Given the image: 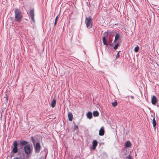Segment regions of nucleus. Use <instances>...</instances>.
<instances>
[{
  "label": "nucleus",
  "instance_id": "nucleus-1",
  "mask_svg": "<svg viewBox=\"0 0 159 159\" xmlns=\"http://www.w3.org/2000/svg\"><path fill=\"white\" fill-rule=\"evenodd\" d=\"M23 18V15L22 12L20 10L16 9L15 10V20L18 22L20 21Z\"/></svg>",
  "mask_w": 159,
  "mask_h": 159
},
{
  "label": "nucleus",
  "instance_id": "nucleus-2",
  "mask_svg": "<svg viewBox=\"0 0 159 159\" xmlns=\"http://www.w3.org/2000/svg\"><path fill=\"white\" fill-rule=\"evenodd\" d=\"M85 23L86 27L88 28H92V19L90 16H89L85 18Z\"/></svg>",
  "mask_w": 159,
  "mask_h": 159
},
{
  "label": "nucleus",
  "instance_id": "nucleus-3",
  "mask_svg": "<svg viewBox=\"0 0 159 159\" xmlns=\"http://www.w3.org/2000/svg\"><path fill=\"white\" fill-rule=\"evenodd\" d=\"M31 146L30 144H27L25 146L24 149L25 152L28 155L30 153L31 151L32 150V147L31 146Z\"/></svg>",
  "mask_w": 159,
  "mask_h": 159
},
{
  "label": "nucleus",
  "instance_id": "nucleus-4",
  "mask_svg": "<svg viewBox=\"0 0 159 159\" xmlns=\"http://www.w3.org/2000/svg\"><path fill=\"white\" fill-rule=\"evenodd\" d=\"M18 144L17 141H15L14 142L13 144V148L12 152L14 153H16L18 152Z\"/></svg>",
  "mask_w": 159,
  "mask_h": 159
},
{
  "label": "nucleus",
  "instance_id": "nucleus-5",
  "mask_svg": "<svg viewBox=\"0 0 159 159\" xmlns=\"http://www.w3.org/2000/svg\"><path fill=\"white\" fill-rule=\"evenodd\" d=\"M35 152L39 153L40 149V145L39 143H37L34 146Z\"/></svg>",
  "mask_w": 159,
  "mask_h": 159
},
{
  "label": "nucleus",
  "instance_id": "nucleus-6",
  "mask_svg": "<svg viewBox=\"0 0 159 159\" xmlns=\"http://www.w3.org/2000/svg\"><path fill=\"white\" fill-rule=\"evenodd\" d=\"M30 16L31 17V20L34 23L35 21L34 19V11L33 9H31L30 11Z\"/></svg>",
  "mask_w": 159,
  "mask_h": 159
},
{
  "label": "nucleus",
  "instance_id": "nucleus-7",
  "mask_svg": "<svg viewBox=\"0 0 159 159\" xmlns=\"http://www.w3.org/2000/svg\"><path fill=\"white\" fill-rule=\"evenodd\" d=\"M108 34L107 33L105 32L104 34V36L102 38L103 42L105 45L107 46L108 45V44L107 43L106 38L107 37Z\"/></svg>",
  "mask_w": 159,
  "mask_h": 159
},
{
  "label": "nucleus",
  "instance_id": "nucleus-8",
  "mask_svg": "<svg viewBox=\"0 0 159 159\" xmlns=\"http://www.w3.org/2000/svg\"><path fill=\"white\" fill-rule=\"evenodd\" d=\"M157 102V98L155 95H153L151 99V102L153 105H155Z\"/></svg>",
  "mask_w": 159,
  "mask_h": 159
},
{
  "label": "nucleus",
  "instance_id": "nucleus-9",
  "mask_svg": "<svg viewBox=\"0 0 159 159\" xmlns=\"http://www.w3.org/2000/svg\"><path fill=\"white\" fill-rule=\"evenodd\" d=\"M98 142L96 140H94L93 141V143H92V149L94 150L95 149L96 146L98 145Z\"/></svg>",
  "mask_w": 159,
  "mask_h": 159
},
{
  "label": "nucleus",
  "instance_id": "nucleus-10",
  "mask_svg": "<svg viewBox=\"0 0 159 159\" xmlns=\"http://www.w3.org/2000/svg\"><path fill=\"white\" fill-rule=\"evenodd\" d=\"M104 134V130L103 127H102L99 130V134L100 136H103Z\"/></svg>",
  "mask_w": 159,
  "mask_h": 159
},
{
  "label": "nucleus",
  "instance_id": "nucleus-11",
  "mask_svg": "<svg viewBox=\"0 0 159 159\" xmlns=\"http://www.w3.org/2000/svg\"><path fill=\"white\" fill-rule=\"evenodd\" d=\"M28 142L25 140H21L20 142V145L21 146H23L24 145H27Z\"/></svg>",
  "mask_w": 159,
  "mask_h": 159
},
{
  "label": "nucleus",
  "instance_id": "nucleus-12",
  "mask_svg": "<svg viewBox=\"0 0 159 159\" xmlns=\"http://www.w3.org/2000/svg\"><path fill=\"white\" fill-rule=\"evenodd\" d=\"M125 148H130L131 146V144L129 141H127L125 143Z\"/></svg>",
  "mask_w": 159,
  "mask_h": 159
},
{
  "label": "nucleus",
  "instance_id": "nucleus-13",
  "mask_svg": "<svg viewBox=\"0 0 159 159\" xmlns=\"http://www.w3.org/2000/svg\"><path fill=\"white\" fill-rule=\"evenodd\" d=\"M68 116L69 120L70 121H71L73 119V115L72 113L70 112L68 113Z\"/></svg>",
  "mask_w": 159,
  "mask_h": 159
},
{
  "label": "nucleus",
  "instance_id": "nucleus-14",
  "mask_svg": "<svg viewBox=\"0 0 159 159\" xmlns=\"http://www.w3.org/2000/svg\"><path fill=\"white\" fill-rule=\"evenodd\" d=\"M56 104V100L55 98H54L52 99L51 103V107L53 108L55 106Z\"/></svg>",
  "mask_w": 159,
  "mask_h": 159
},
{
  "label": "nucleus",
  "instance_id": "nucleus-15",
  "mask_svg": "<svg viewBox=\"0 0 159 159\" xmlns=\"http://www.w3.org/2000/svg\"><path fill=\"white\" fill-rule=\"evenodd\" d=\"M87 117L89 119H91L92 117V113L91 112H89L87 114Z\"/></svg>",
  "mask_w": 159,
  "mask_h": 159
},
{
  "label": "nucleus",
  "instance_id": "nucleus-16",
  "mask_svg": "<svg viewBox=\"0 0 159 159\" xmlns=\"http://www.w3.org/2000/svg\"><path fill=\"white\" fill-rule=\"evenodd\" d=\"M152 123L153 124V126L154 129L156 128V122L155 120V117L153 118L152 120Z\"/></svg>",
  "mask_w": 159,
  "mask_h": 159
},
{
  "label": "nucleus",
  "instance_id": "nucleus-17",
  "mask_svg": "<svg viewBox=\"0 0 159 159\" xmlns=\"http://www.w3.org/2000/svg\"><path fill=\"white\" fill-rule=\"evenodd\" d=\"M93 116L94 117H97L99 116V113L97 111H94L93 112Z\"/></svg>",
  "mask_w": 159,
  "mask_h": 159
},
{
  "label": "nucleus",
  "instance_id": "nucleus-18",
  "mask_svg": "<svg viewBox=\"0 0 159 159\" xmlns=\"http://www.w3.org/2000/svg\"><path fill=\"white\" fill-rule=\"evenodd\" d=\"M139 49V47L138 46H137L134 48V51L135 52H137Z\"/></svg>",
  "mask_w": 159,
  "mask_h": 159
},
{
  "label": "nucleus",
  "instance_id": "nucleus-19",
  "mask_svg": "<svg viewBox=\"0 0 159 159\" xmlns=\"http://www.w3.org/2000/svg\"><path fill=\"white\" fill-rule=\"evenodd\" d=\"M58 15L57 16L55 19V21L54 23V25L55 26L57 23V21L58 18Z\"/></svg>",
  "mask_w": 159,
  "mask_h": 159
},
{
  "label": "nucleus",
  "instance_id": "nucleus-20",
  "mask_svg": "<svg viewBox=\"0 0 159 159\" xmlns=\"http://www.w3.org/2000/svg\"><path fill=\"white\" fill-rule=\"evenodd\" d=\"M120 37V35L118 34H116L115 36V39L116 40H117Z\"/></svg>",
  "mask_w": 159,
  "mask_h": 159
},
{
  "label": "nucleus",
  "instance_id": "nucleus-21",
  "mask_svg": "<svg viewBox=\"0 0 159 159\" xmlns=\"http://www.w3.org/2000/svg\"><path fill=\"white\" fill-rule=\"evenodd\" d=\"M117 102L116 101H115L114 102H112V106L114 107H115L117 105Z\"/></svg>",
  "mask_w": 159,
  "mask_h": 159
},
{
  "label": "nucleus",
  "instance_id": "nucleus-22",
  "mask_svg": "<svg viewBox=\"0 0 159 159\" xmlns=\"http://www.w3.org/2000/svg\"><path fill=\"white\" fill-rule=\"evenodd\" d=\"M126 159H133V158L130 155H129L126 157Z\"/></svg>",
  "mask_w": 159,
  "mask_h": 159
},
{
  "label": "nucleus",
  "instance_id": "nucleus-23",
  "mask_svg": "<svg viewBox=\"0 0 159 159\" xmlns=\"http://www.w3.org/2000/svg\"><path fill=\"white\" fill-rule=\"evenodd\" d=\"M79 129L77 125H75L74 126V130H78Z\"/></svg>",
  "mask_w": 159,
  "mask_h": 159
},
{
  "label": "nucleus",
  "instance_id": "nucleus-24",
  "mask_svg": "<svg viewBox=\"0 0 159 159\" xmlns=\"http://www.w3.org/2000/svg\"><path fill=\"white\" fill-rule=\"evenodd\" d=\"M118 46H119V44H118V43L117 44H116V45H115V46L114 47V49L115 50H116V49L117 48H118Z\"/></svg>",
  "mask_w": 159,
  "mask_h": 159
},
{
  "label": "nucleus",
  "instance_id": "nucleus-25",
  "mask_svg": "<svg viewBox=\"0 0 159 159\" xmlns=\"http://www.w3.org/2000/svg\"><path fill=\"white\" fill-rule=\"evenodd\" d=\"M119 52H119L117 53V55H116V59H117V58H118L119 57H120Z\"/></svg>",
  "mask_w": 159,
  "mask_h": 159
},
{
  "label": "nucleus",
  "instance_id": "nucleus-26",
  "mask_svg": "<svg viewBox=\"0 0 159 159\" xmlns=\"http://www.w3.org/2000/svg\"><path fill=\"white\" fill-rule=\"evenodd\" d=\"M131 99H133L134 98V96H131Z\"/></svg>",
  "mask_w": 159,
  "mask_h": 159
},
{
  "label": "nucleus",
  "instance_id": "nucleus-27",
  "mask_svg": "<svg viewBox=\"0 0 159 159\" xmlns=\"http://www.w3.org/2000/svg\"><path fill=\"white\" fill-rule=\"evenodd\" d=\"M31 139H32L33 141H34V138H33V137H32Z\"/></svg>",
  "mask_w": 159,
  "mask_h": 159
},
{
  "label": "nucleus",
  "instance_id": "nucleus-28",
  "mask_svg": "<svg viewBox=\"0 0 159 159\" xmlns=\"http://www.w3.org/2000/svg\"><path fill=\"white\" fill-rule=\"evenodd\" d=\"M117 40H115H115H114V43H115V42H116V41Z\"/></svg>",
  "mask_w": 159,
  "mask_h": 159
},
{
  "label": "nucleus",
  "instance_id": "nucleus-29",
  "mask_svg": "<svg viewBox=\"0 0 159 159\" xmlns=\"http://www.w3.org/2000/svg\"><path fill=\"white\" fill-rule=\"evenodd\" d=\"M6 99L7 100V98H6Z\"/></svg>",
  "mask_w": 159,
  "mask_h": 159
}]
</instances>
